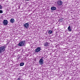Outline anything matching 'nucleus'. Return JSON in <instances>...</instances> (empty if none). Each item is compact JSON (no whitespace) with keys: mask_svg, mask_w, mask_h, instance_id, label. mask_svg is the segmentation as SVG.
Masks as SVG:
<instances>
[{"mask_svg":"<svg viewBox=\"0 0 80 80\" xmlns=\"http://www.w3.org/2000/svg\"><path fill=\"white\" fill-rule=\"evenodd\" d=\"M6 48V46L4 45L0 47V53H2L5 51Z\"/></svg>","mask_w":80,"mask_h":80,"instance_id":"1","label":"nucleus"},{"mask_svg":"<svg viewBox=\"0 0 80 80\" xmlns=\"http://www.w3.org/2000/svg\"><path fill=\"white\" fill-rule=\"evenodd\" d=\"M26 43V41H23L21 42L19 44H18V46H20V47H22L23 46H25V44Z\"/></svg>","mask_w":80,"mask_h":80,"instance_id":"2","label":"nucleus"},{"mask_svg":"<svg viewBox=\"0 0 80 80\" xmlns=\"http://www.w3.org/2000/svg\"><path fill=\"white\" fill-rule=\"evenodd\" d=\"M23 26L25 28H28L29 27V24H28V22L24 24Z\"/></svg>","mask_w":80,"mask_h":80,"instance_id":"3","label":"nucleus"},{"mask_svg":"<svg viewBox=\"0 0 80 80\" xmlns=\"http://www.w3.org/2000/svg\"><path fill=\"white\" fill-rule=\"evenodd\" d=\"M39 63L40 65H42L44 63L43 60L40 59L39 61Z\"/></svg>","mask_w":80,"mask_h":80,"instance_id":"4","label":"nucleus"},{"mask_svg":"<svg viewBox=\"0 0 80 80\" xmlns=\"http://www.w3.org/2000/svg\"><path fill=\"white\" fill-rule=\"evenodd\" d=\"M62 3H63V2L61 0L58 1L57 4L58 5H62Z\"/></svg>","mask_w":80,"mask_h":80,"instance_id":"5","label":"nucleus"},{"mask_svg":"<svg viewBox=\"0 0 80 80\" xmlns=\"http://www.w3.org/2000/svg\"><path fill=\"white\" fill-rule=\"evenodd\" d=\"M40 50H41V48L40 47L37 48L35 51V52H39L40 51Z\"/></svg>","mask_w":80,"mask_h":80,"instance_id":"6","label":"nucleus"},{"mask_svg":"<svg viewBox=\"0 0 80 80\" xmlns=\"http://www.w3.org/2000/svg\"><path fill=\"white\" fill-rule=\"evenodd\" d=\"M8 24V21L7 20H4L3 21V25H7Z\"/></svg>","mask_w":80,"mask_h":80,"instance_id":"7","label":"nucleus"},{"mask_svg":"<svg viewBox=\"0 0 80 80\" xmlns=\"http://www.w3.org/2000/svg\"><path fill=\"white\" fill-rule=\"evenodd\" d=\"M57 8L55 7H52L51 8V10H56Z\"/></svg>","mask_w":80,"mask_h":80,"instance_id":"8","label":"nucleus"},{"mask_svg":"<svg viewBox=\"0 0 80 80\" xmlns=\"http://www.w3.org/2000/svg\"><path fill=\"white\" fill-rule=\"evenodd\" d=\"M68 30L69 32H72V28L70 26H69L68 28Z\"/></svg>","mask_w":80,"mask_h":80,"instance_id":"9","label":"nucleus"},{"mask_svg":"<svg viewBox=\"0 0 80 80\" xmlns=\"http://www.w3.org/2000/svg\"><path fill=\"white\" fill-rule=\"evenodd\" d=\"M10 21L11 23H12L15 22V20H14V19L13 18L11 19Z\"/></svg>","mask_w":80,"mask_h":80,"instance_id":"10","label":"nucleus"},{"mask_svg":"<svg viewBox=\"0 0 80 80\" xmlns=\"http://www.w3.org/2000/svg\"><path fill=\"white\" fill-rule=\"evenodd\" d=\"M49 44V43H48L46 42L44 43V47H48V46Z\"/></svg>","mask_w":80,"mask_h":80,"instance_id":"11","label":"nucleus"},{"mask_svg":"<svg viewBox=\"0 0 80 80\" xmlns=\"http://www.w3.org/2000/svg\"><path fill=\"white\" fill-rule=\"evenodd\" d=\"M48 33L49 34H52L53 33V31H52L50 30L48 31Z\"/></svg>","mask_w":80,"mask_h":80,"instance_id":"12","label":"nucleus"},{"mask_svg":"<svg viewBox=\"0 0 80 80\" xmlns=\"http://www.w3.org/2000/svg\"><path fill=\"white\" fill-rule=\"evenodd\" d=\"M20 66H23V65H24V63L23 62H21L20 64Z\"/></svg>","mask_w":80,"mask_h":80,"instance_id":"13","label":"nucleus"},{"mask_svg":"<svg viewBox=\"0 0 80 80\" xmlns=\"http://www.w3.org/2000/svg\"><path fill=\"white\" fill-rule=\"evenodd\" d=\"M2 6L1 5H0V10H2Z\"/></svg>","mask_w":80,"mask_h":80,"instance_id":"14","label":"nucleus"},{"mask_svg":"<svg viewBox=\"0 0 80 80\" xmlns=\"http://www.w3.org/2000/svg\"><path fill=\"white\" fill-rule=\"evenodd\" d=\"M3 13V11L2 10H0V13Z\"/></svg>","mask_w":80,"mask_h":80,"instance_id":"15","label":"nucleus"},{"mask_svg":"<svg viewBox=\"0 0 80 80\" xmlns=\"http://www.w3.org/2000/svg\"><path fill=\"white\" fill-rule=\"evenodd\" d=\"M21 80V79L20 78H19L17 79V80Z\"/></svg>","mask_w":80,"mask_h":80,"instance_id":"16","label":"nucleus"},{"mask_svg":"<svg viewBox=\"0 0 80 80\" xmlns=\"http://www.w3.org/2000/svg\"><path fill=\"white\" fill-rule=\"evenodd\" d=\"M44 58L42 57V58H41V59H42V60H43V59Z\"/></svg>","mask_w":80,"mask_h":80,"instance_id":"17","label":"nucleus"},{"mask_svg":"<svg viewBox=\"0 0 80 80\" xmlns=\"http://www.w3.org/2000/svg\"><path fill=\"white\" fill-rule=\"evenodd\" d=\"M27 1H29L30 0H26Z\"/></svg>","mask_w":80,"mask_h":80,"instance_id":"18","label":"nucleus"}]
</instances>
